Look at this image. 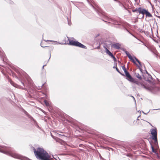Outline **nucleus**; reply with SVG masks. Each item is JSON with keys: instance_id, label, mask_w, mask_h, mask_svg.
<instances>
[{"instance_id": "f257e3e1", "label": "nucleus", "mask_w": 160, "mask_h": 160, "mask_svg": "<svg viewBox=\"0 0 160 160\" xmlns=\"http://www.w3.org/2000/svg\"><path fill=\"white\" fill-rule=\"evenodd\" d=\"M34 153L36 157L41 160H50V156L42 148H39L36 149L33 148Z\"/></svg>"}, {"instance_id": "f03ea898", "label": "nucleus", "mask_w": 160, "mask_h": 160, "mask_svg": "<svg viewBox=\"0 0 160 160\" xmlns=\"http://www.w3.org/2000/svg\"><path fill=\"white\" fill-rule=\"evenodd\" d=\"M150 133L151 135L152 138L154 141L155 145L158 144L157 139V130L156 128L150 129Z\"/></svg>"}, {"instance_id": "7ed1b4c3", "label": "nucleus", "mask_w": 160, "mask_h": 160, "mask_svg": "<svg viewBox=\"0 0 160 160\" xmlns=\"http://www.w3.org/2000/svg\"><path fill=\"white\" fill-rule=\"evenodd\" d=\"M69 43L70 45L72 46L78 47L83 48H87V47L86 46L76 41L70 40H69Z\"/></svg>"}, {"instance_id": "20e7f679", "label": "nucleus", "mask_w": 160, "mask_h": 160, "mask_svg": "<svg viewBox=\"0 0 160 160\" xmlns=\"http://www.w3.org/2000/svg\"><path fill=\"white\" fill-rule=\"evenodd\" d=\"M127 79L130 82L134 83H135L138 86H141L144 87H145V86L143 84L142 82H140L138 81L135 80L134 78H132L131 76H130Z\"/></svg>"}, {"instance_id": "39448f33", "label": "nucleus", "mask_w": 160, "mask_h": 160, "mask_svg": "<svg viewBox=\"0 0 160 160\" xmlns=\"http://www.w3.org/2000/svg\"><path fill=\"white\" fill-rule=\"evenodd\" d=\"M140 12V14H142L144 15H145L146 17H152V14L148 11L145 9L142 8L141 10L139 11Z\"/></svg>"}, {"instance_id": "423d86ee", "label": "nucleus", "mask_w": 160, "mask_h": 160, "mask_svg": "<svg viewBox=\"0 0 160 160\" xmlns=\"http://www.w3.org/2000/svg\"><path fill=\"white\" fill-rule=\"evenodd\" d=\"M48 41H50L51 42H52V41H49V40H47L46 41L45 40H42L41 43L40 45L42 47H48L47 46L48 45Z\"/></svg>"}, {"instance_id": "0eeeda50", "label": "nucleus", "mask_w": 160, "mask_h": 160, "mask_svg": "<svg viewBox=\"0 0 160 160\" xmlns=\"http://www.w3.org/2000/svg\"><path fill=\"white\" fill-rule=\"evenodd\" d=\"M122 69L124 70L125 75L124 76H125L126 77V79H127L131 75L126 70L125 66H123L122 67Z\"/></svg>"}, {"instance_id": "6e6552de", "label": "nucleus", "mask_w": 160, "mask_h": 160, "mask_svg": "<svg viewBox=\"0 0 160 160\" xmlns=\"http://www.w3.org/2000/svg\"><path fill=\"white\" fill-rule=\"evenodd\" d=\"M126 53L127 54V56L128 57L129 59H130L134 63L136 64L135 61L134 59L132 57L130 54L128 52H126Z\"/></svg>"}, {"instance_id": "1a4fd4ad", "label": "nucleus", "mask_w": 160, "mask_h": 160, "mask_svg": "<svg viewBox=\"0 0 160 160\" xmlns=\"http://www.w3.org/2000/svg\"><path fill=\"white\" fill-rule=\"evenodd\" d=\"M9 154L12 157L15 158H20V156L19 155L15 153L11 152Z\"/></svg>"}, {"instance_id": "9d476101", "label": "nucleus", "mask_w": 160, "mask_h": 160, "mask_svg": "<svg viewBox=\"0 0 160 160\" xmlns=\"http://www.w3.org/2000/svg\"><path fill=\"white\" fill-rule=\"evenodd\" d=\"M106 52V53L108 55L110 56L111 57L112 56V54L107 49V48L105 47H104Z\"/></svg>"}, {"instance_id": "9b49d317", "label": "nucleus", "mask_w": 160, "mask_h": 160, "mask_svg": "<svg viewBox=\"0 0 160 160\" xmlns=\"http://www.w3.org/2000/svg\"><path fill=\"white\" fill-rule=\"evenodd\" d=\"M141 9L142 8H137L135 9L132 10V11L133 12H139L140 14V12L139 11L141 10Z\"/></svg>"}, {"instance_id": "f8f14e48", "label": "nucleus", "mask_w": 160, "mask_h": 160, "mask_svg": "<svg viewBox=\"0 0 160 160\" xmlns=\"http://www.w3.org/2000/svg\"><path fill=\"white\" fill-rule=\"evenodd\" d=\"M113 46L114 48L116 49H119L120 48V45L118 43L115 44H113Z\"/></svg>"}, {"instance_id": "ddd939ff", "label": "nucleus", "mask_w": 160, "mask_h": 160, "mask_svg": "<svg viewBox=\"0 0 160 160\" xmlns=\"http://www.w3.org/2000/svg\"><path fill=\"white\" fill-rule=\"evenodd\" d=\"M28 84H27L26 83L24 84V83H23V84L24 85V86H27L28 87H29V84H31V80L29 79H28Z\"/></svg>"}, {"instance_id": "4468645a", "label": "nucleus", "mask_w": 160, "mask_h": 160, "mask_svg": "<svg viewBox=\"0 0 160 160\" xmlns=\"http://www.w3.org/2000/svg\"><path fill=\"white\" fill-rule=\"evenodd\" d=\"M44 102L46 106H49V105H50L49 103V102H48V101H47L46 100H45L44 101Z\"/></svg>"}, {"instance_id": "2eb2a0df", "label": "nucleus", "mask_w": 160, "mask_h": 160, "mask_svg": "<svg viewBox=\"0 0 160 160\" xmlns=\"http://www.w3.org/2000/svg\"><path fill=\"white\" fill-rule=\"evenodd\" d=\"M135 58V59L138 62V64H139V65L140 66H141V62H140L138 59H137V58H136L135 57L134 58Z\"/></svg>"}, {"instance_id": "dca6fc26", "label": "nucleus", "mask_w": 160, "mask_h": 160, "mask_svg": "<svg viewBox=\"0 0 160 160\" xmlns=\"http://www.w3.org/2000/svg\"><path fill=\"white\" fill-rule=\"evenodd\" d=\"M136 76H137V77L138 78V79H139L141 80L142 78L141 76L140 75H139L138 74H136Z\"/></svg>"}, {"instance_id": "f3484780", "label": "nucleus", "mask_w": 160, "mask_h": 160, "mask_svg": "<svg viewBox=\"0 0 160 160\" xmlns=\"http://www.w3.org/2000/svg\"><path fill=\"white\" fill-rule=\"evenodd\" d=\"M116 69L117 70V71L119 73H120L121 75H123V76H124V75L123 74H122L120 72V71H119V70L116 67Z\"/></svg>"}, {"instance_id": "a211bd4d", "label": "nucleus", "mask_w": 160, "mask_h": 160, "mask_svg": "<svg viewBox=\"0 0 160 160\" xmlns=\"http://www.w3.org/2000/svg\"><path fill=\"white\" fill-rule=\"evenodd\" d=\"M151 147L152 149V151L153 152L156 153V151L154 149V147L152 146Z\"/></svg>"}, {"instance_id": "6ab92c4d", "label": "nucleus", "mask_w": 160, "mask_h": 160, "mask_svg": "<svg viewBox=\"0 0 160 160\" xmlns=\"http://www.w3.org/2000/svg\"><path fill=\"white\" fill-rule=\"evenodd\" d=\"M111 57L113 59L114 61H116V59L115 57L113 55H112V56Z\"/></svg>"}, {"instance_id": "aec40b11", "label": "nucleus", "mask_w": 160, "mask_h": 160, "mask_svg": "<svg viewBox=\"0 0 160 160\" xmlns=\"http://www.w3.org/2000/svg\"><path fill=\"white\" fill-rule=\"evenodd\" d=\"M10 82L11 84H12L13 86H15L14 85V83L12 81L10 80Z\"/></svg>"}, {"instance_id": "412c9836", "label": "nucleus", "mask_w": 160, "mask_h": 160, "mask_svg": "<svg viewBox=\"0 0 160 160\" xmlns=\"http://www.w3.org/2000/svg\"><path fill=\"white\" fill-rule=\"evenodd\" d=\"M45 66V65H43V67H42V68H44V67Z\"/></svg>"}, {"instance_id": "4be33fe9", "label": "nucleus", "mask_w": 160, "mask_h": 160, "mask_svg": "<svg viewBox=\"0 0 160 160\" xmlns=\"http://www.w3.org/2000/svg\"><path fill=\"white\" fill-rule=\"evenodd\" d=\"M6 153V154H8V152H6V153Z\"/></svg>"}, {"instance_id": "5701e85b", "label": "nucleus", "mask_w": 160, "mask_h": 160, "mask_svg": "<svg viewBox=\"0 0 160 160\" xmlns=\"http://www.w3.org/2000/svg\"><path fill=\"white\" fill-rule=\"evenodd\" d=\"M51 49H53V48H52V47H51Z\"/></svg>"}]
</instances>
